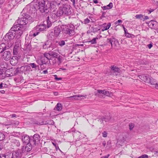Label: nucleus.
I'll return each instance as SVG.
<instances>
[{
  "instance_id": "obj_1",
  "label": "nucleus",
  "mask_w": 158,
  "mask_h": 158,
  "mask_svg": "<svg viewBox=\"0 0 158 158\" xmlns=\"http://www.w3.org/2000/svg\"><path fill=\"white\" fill-rule=\"evenodd\" d=\"M71 8V6L68 3L63 4L59 7L56 13L51 15V17L52 19H56L58 17L63 16L62 15H64L66 16L65 18L66 19H71V17L70 15L72 14Z\"/></svg>"
},
{
  "instance_id": "obj_2",
  "label": "nucleus",
  "mask_w": 158,
  "mask_h": 158,
  "mask_svg": "<svg viewBox=\"0 0 158 158\" xmlns=\"http://www.w3.org/2000/svg\"><path fill=\"white\" fill-rule=\"evenodd\" d=\"M43 2L44 1H40V0H34L30 5H27L24 8L31 15L33 14V16H36L38 10L42 13L44 12L41 10V9L43 8Z\"/></svg>"
},
{
  "instance_id": "obj_3",
  "label": "nucleus",
  "mask_w": 158,
  "mask_h": 158,
  "mask_svg": "<svg viewBox=\"0 0 158 158\" xmlns=\"http://www.w3.org/2000/svg\"><path fill=\"white\" fill-rule=\"evenodd\" d=\"M61 2L58 0H53V1L46 3L43 5V8L41 9V10L44 12L48 13L50 11H53L56 10L60 5Z\"/></svg>"
},
{
  "instance_id": "obj_4",
  "label": "nucleus",
  "mask_w": 158,
  "mask_h": 158,
  "mask_svg": "<svg viewBox=\"0 0 158 158\" xmlns=\"http://www.w3.org/2000/svg\"><path fill=\"white\" fill-rule=\"evenodd\" d=\"M74 29L75 27L73 25L69 24L65 25V27L63 28V30L65 34L70 36H72L74 35L75 33Z\"/></svg>"
},
{
  "instance_id": "obj_5",
  "label": "nucleus",
  "mask_w": 158,
  "mask_h": 158,
  "mask_svg": "<svg viewBox=\"0 0 158 158\" xmlns=\"http://www.w3.org/2000/svg\"><path fill=\"white\" fill-rule=\"evenodd\" d=\"M32 19L31 15L26 10V8H24L21 12L18 20H31Z\"/></svg>"
},
{
  "instance_id": "obj_6",
  "label": "nucleus",
  "mask_w": 158,
  "mask_h": 158,
  "mask_svg": "<svg viewBox=\"0 0 158 158\" xmlns=\"http://www.w3.org/2000/svg\"><path fill=\"white\" fill-rule=\"evenodd\" d=\"M15 33L14 31L11 30L9 31V32L7 33L5 37V39L7 40L8 42V45L7 46V48L11 47L12 44L10 40H13L15 37Z\"/></svg>"
},
{
  "instance_id": "obj_7",
  "label": "nucleus",
  "mask_w": 158,
  "mask_h": 158,
  "mask_svg": "<svg viewBox=\"0 0 158 158\" xmlns=\"http://www.w3.org/2000/svg\"><path fill=\"white\" fill-rule=\"evenodd\" d=\"M19 26L17 25H14V26L11 28V30L14 31L15 33L17 34L18 36H20L26 28L25 27L23 28L21 27H18Z\"/></svg>"
},
{
  "instance_id": "obj_8",
  "label": "nucleus",
  "mask_w": 158,
  "mask_h": 158,
  "mask_svg": "<svg viewBox=\"0 0 158 158\" xmlns=\"http://www.w3.org/2000/svg\"><path fill=\"white\" fill-rule=\"evenodd\" d=\"M36 124L41 125L48 124L49 125H53L54 123V121L52 120H48L47 121H44L42 120H40L35 122V123Z\"/></svg>"
},
{
  "instance_id": "obj_9",
  "label": "nucleus",
  "mask_w": 158,
  "mask_h": 158,
  "mask_svg": "<svg viewBox=\"0 0 158 158\" xmlns=\"http://www.w3.org/2000/svg\"><path fill=\"white\" fill-rule=\"evenodd\" d=\"M46 26L44 25V23H43L37 25L34 28V30L36 31H41L44 30L46 28Z\"/></svg>"
},
{
  "instance_id": "obj_10",
  "label": "nucleus",
  "mask_w": 158,
  "mask_h": 158,
  "mask_svg": "<svg viewBox=\"0 0 158 158\" xmlns=\"http://www.w3.org/2000/svg\"><path fill=\"white\" fill-rule=\"evenodd\" d=\"M139 78L145 82L151 83L152 85L153 84L151 83V78L145 76V75H142L139 76Z\"/></svg>"
},
{
  "instance_id": "obj_11",
  "label": "nucleus",
  "mask_w": 158,
  "mask_h": 158,
  "mask_svg": "<svg viewBox=\"0 0 158 158\" xmlns=\"http://www.w3.org/2000/svg\"><path fill=\"white\" fill-rule=\"evenodd\" d=\"M30 69V66L27 65L23 66L19 68L18 67L17 68V69L21 72L25 73L29 71Z\"/></svg>"
},
{
  "instance_id": "obj_12",
  "label": "nucleus",
  "mask_w": 158,
  "mask_h": 158,
  "mask_svg": "<svg viewBox=\"0 0 158 158\" xmlns=\"http://www.w3.org/2000/svg\"><path fill=\"white\" fill-rule=\"evenodd\" d=\"M21 45L20 42L19 40H18L15 42V46L13 48V53L14 55H17L18 53V49L19 48Z\"/></svg>"
},
{
  "instance_id": "obj_13",
  "label": "nucleus",
  "mask_w": 158,
  "mask_h": 158,
  "mask_svg": "<svg viewBox=\"0 0 158 158\" xmlns=\"http://www.w3.org/2000/svg\"><path fill=\"white\" fill-rule=\"evenodd\" d=\"M40 140V136L39 135L36 134H35L33 137L32 139H31V142H33L34 144L35 145L38 143Z\"/></svg>"
},
{
  "instance_id": "obj_14",
  "label": "nucleus",
  "mask_w": 158,
  "mask_h": 158,
  "mask_svg": "<svg viewBox=\"0 0 158 158\" xmlns=\"http://www.w3.org/2000/svg\"><path fill=\"white\" fill-rule=\"evenodd\" d=\"M11 56V54L10 52L6 51L3 52L2 57L5 60H7L10 59Z\"/></svg>"
},
{
  "instance_id": "obj_15",
  "label": "nucleus",
  "mask_w": 158,
  "mask_h": 158,
  "mask_svg": "<svg viewBox=\"0 0 158 158\" xmlns=\"http://www.w3.org/2000/svg\"><path fill=\"white\" fill-rule=\"evenodd\" d=\"M21 139L23 143H29L30 140L29 136L24 134L22 135Z\"/></svg>"
},
{
  "instance_id": "obj_16",
  "label": "nucleus",
  "mask_w": 158,
  "mask_h": 158,
  "mask_svg": "<svg viewBox=\"0 0 158 158\" xmlns=\"http://www.w3.org/2000/svg\"><path fill=\"white\" fill-rule=\"evenodd\" d=\"M27 20H17V23L18 24H15V25L19 26L18 27H21L23 28H24L25 27L26 29L25 25L27 24Z\"/></svg>"
},
{
  "instance_id": "obj_17",
  "label": "nucleus",
  "mask_w": 158,
  "mask_h": 158,
  "mask_svg": "<svg viewBox=\"0 0 158 158\" xmlns=\"http://www.w3.org/2000/svg\"><path fill=\"white\" fill-rule=\"evenodd\" d=\"M110 119V117L109 116H102L100 117L98 121L100 122L101 123H103L104 124V121H105V122H107L109 121Z\"/></svg>"
},
{
  "instance_id": "obj_18",
  "label": "nucleus",
  "mask_w": 158,
  "mask_h": 158,
  "mask_svg": "<svg viewBox=\"0 0 158 158\" xmlns=\"http://www.w3.org/2000/svg\"><path fill=\"white\" fill-rule=\"evenodd\" d=\"M14 155L18 158H21L23 152L21 149H19L16 151L14 152L13 153Z\"/></svg>"
},
{
  "instance_id": "obj_19",
  "label": "nucleus",
  "mask_w": 158,
  "mask_h": 158,
  "mask_svg": "<svg viewBox=\"0 0 158 158\" xmlns=\"http://www.w3.org/2000/svg\"><path fill=\"white\" fill-rule=\"evenodd\" d=\"M55 45L52 43L50 44V42L48 41H47L44 45H43V48L44 49H47L48 48H53L55 47Z\"/></svg>"
},
{
  "instance_id": "obj_20",
  "label": "nucleus",
  "mask_w": 158,
  "mask_h": 158,
  "mask_svg": "<svg viewBox=\"0 0 158 158\" xmlns=\"http://www.w3.org/2000/svg\"><path fill=\"white\" fill-rule=\"evenodd\" d=\"M47 37L48 39L51 40H55L56 38L53 31L49 32L48 34Z\"/></svg>"
},
{
  "instance_id": "obj_21",
  "label": "nucleus",
  "mask_w": 158,
  "mask_h": 158,
  "mask_svg": "<svg viewBox=\"0 0 158 158\" xmlns=\"http://www.w3.org/2000/svg\"><path fill=\"white\" fill-rule=\"evenodd\" d=\"M149 25L151 27L158 28V23L156 20H150L148 23Z\"/></svg>"
},
{
  "instance_id": "obj_22",
  "label": "nucleus",
  "mask_w": 158,
  "mask_h": 158,
  "mask_svg": "<svg viewBox=\"0 0 158 158\" xmlns=\"http://www.w3.org/2000/svg\"><path fill=\"white\" fill-rule=\"evenodd\" d=\"M134 19H138L141 20L143 19V20H147L149 19V17L148 16H145L141 14L136 15H135Z\"/></svg>"
},
{
  "instance_id": "obj_23",
  "label": "nucleus",
  "mask_w": 158,
  "mask_h": 158,
  "mask_svg": "<svg viewBox=\"0 0 158 158\" xmlns=\"http://www.w3.org/2000/svg\"><path fill=\"white\" fill-rule=\"evenodd\" d=\"M111 69L112 71L115 73L116 75H118L119 73L120 69L116 66H113L111 67Z\"/></svg>"
},
{
  "instance_id": "obj_24",
  "label": "nucleus",
  "mask_w": 158,
  "mask_h": 158,
  "mask_svg": "<svg viewBox=\"0 0 158 158\" xmlns=\"http://www.w3.org/2000/svg\"><path fill=\"white\" fill-rule=\"evenodd\" d=\"M61 31V29L59 27H56L54 28L53 32L56 37L59 36Z\"/></svg>"
},
{
  "instance_id": "obj_25",
  "label": "nucleus",
  "mask_w": 158,
  "mask_h": 158,
  "mask_svg": "<svg viewBox=\"0 0 158 158\" xmlns=\"http://www.w3.org/2000/svg\"><path fill=\"white\" fill-rule=\"evenodd\" d=\"M111 24L110 23H105L102 24V30L104 31L108 29L111 26Z\"/></svg>"
},
{
  "instance_id": "obj_26",
  "label": "nucleus",
  "mask_w": 158,
  "mask_h": 158,
  "mask_svg": "<svg viewBox=\"0 0 158 158\" xmlns=\"http://www.w3.org/2000/svg\"><path fill=\"white\" fill-rule=\"evenodd\" d=\"M18 62L17 57L16 56H13L10 60V64L13 65L16 64Z\"/></svg>"
},
{
  "instance_id": "obj_27",
  "label": "nucleus",
  "mask_w": 158,
  "mask_h": 158,
  "mask_svg": "<svg viewBox=\"0 0 158 158\" xmlns=\"http://www.w3.org/2000/svg\"><path fill=\"white\" fill-rule=\"evenodd\" d=\"M7 48V46L4 43H2L0 44V53L2 52L4 50Z\"/></svg>"
},
{
  "instance_id": "obj_28",
  "label": "nucleus",
  "mask_w": 158,
  "mask_h": 158,
  "mask_svg": "<svg viewBox=\"0 0 158 158\" xmlns=\"http://www.w3.org/2000/svg\"><path fill=\"white\" fill-rule=\"evenodd\" d=\"M113 6L112 2H110L109 4L106 6H102L101 7L103 10L110 9L112 8Z\"/></svg>"
},
{
  "instance_id": "obj_29",
  "label": "nucleus",
  "mask_w": 158,
  "mask_h": 158,
  "mask_svg": "<svg viewBox=\"0 0 158 158\" xmlns=\"http://www.w3.org/2000/svg\"><path fill=\"white\" fill-rule=\"evenodd\" d=\"M86 95H73L72 96H71L70 97H69V98H75V99H82V98H85Z\"/></svg>"
},
{
  "instance_id": "obj_30",
  "label": "nucleus",
  "mask_w": 158,
  "mask_h": 158,
  "mask_svg": "<svg viewBox=\"0 0 158 158\" xmlns=\"http://www.w3.org/2000/svg\"><path fill=\"white\" fill-rule=\"evenodd\" d=\"M36 30H34V28L33 30H32V31L30 32L29 35L33 37H34L36 36L39 33V31H37V32H36Z\"/></svg>"
},
{
  "instance_id": "obj_31",
  "label": "nucleus",
  "mask_w": 158,
  "mask_h": 158,
  "mask_svg": "<svg viewBox=\"0 0 158 158\" xmlns=\"http://www.w3.org/2000/svg\"><path fill=\"white\" fill-rule=\"evenodd\" d=\"M43 22L44 25L46 26V27L48 28L50 27L52 24V22L50 20H44Z\"/></svg>"
},
{
  "instance_id": "obj_32",
  "label": "nucleus",
  "mask_w": 158,
  "mask_h": 158,
  "mask_svg": "<svg viewBox=\"0 0 158 158\" xmlns=\"http://www.w3.org/2000/svg\"><path fill=\"white\" fill-rule=\"evenodd\" d=\"M90 29L87 31V33H90L91 32L95 33L99 30L98 28H94L92 27H91Z\"/></svg>"
},
{
  "instance_id": "obj_33",
  "label": "nucleus",
  "mask_w": 158,
  "mask_h": 158,
  "mask_svg": "<svg viewBox=\"0 0 158 158\" xmlns=\"http://www.w3.org/2000/svg\"><path fill=\"white\" fill-rule=\"evenodd\" d=\"M13 156V153L11 152H8L7 153L6 155H5L4 154V158H12Z\"/></svg>"
},
{
  "instance_id": "obj_34",
  "label": "nucleus",
  "mask_w": 158,
  "mask_h": 158,
  "mask_svg": "<svg viewBox=\"0 0 158 158\" xmlns=\"http://www.w3.org/2000/svg\"><path fill=\"white\" fill-rule=\"evenodd\" d=\"M56 108L57 111H60L62 109V105L60 103H58L56 105Z\"/></svg>"
},
{
  "instance_id": "obj_35",
  "label": "nucleus",
  "mask_w": 158,
  "mask_h": 158,
  "mask_svg": "<svg viewBox=\"0 0 158 158\" xmlns=\"http://www.w3.org/2000/svg\"><path fill=\"white\" fill-rule=\"evenodd\" d=\"M32 149V146L30 143H27L25 148V150L27 152L30 151Z\"/></svg>"
},
{
  "instance_id": "obj_36",
  "label": "nucleus",
  "mask_w": 158,
  "mask_h": 158,
  "mask_svg": "<svg viewBox=\"0 0 158 158\" xmlns=\"http://www.w3.org/2000/svg\"><path fill=\"white\" fill-rule=\"evenodd\" d=\"M50 54L51 56L53 57H56L58 59H59V58H57L59 55V54L58 53L53 51H50Z\"/></svg>"
},
{
  "instance_id": "obj_37",
  "label": "nucleus",
  "mask_w": 158,
  "mask_h": 158,
  "mask_svg": "<svg viewBox=\"0 0 158 158\" xmlns=\"http://www.w3.org/2000/svg\"><path fill=\"white\" fill-rule=\"evenodd\" d=\"M19 122L17 121H13L11 122V124H8V125H11L13 127H15L19 125Z\"/></svg>"
},
{
  "instance_id": "obj_38",
  "label": "nucleus",
  "mask_w": 158,
  "mask_h": 158,
  "mask_svg": "<svg viewBox=\"0 0 158 158\" xmlns=\"http://www.w3.org/2000/svg\"><path fill=\"white\" fill-rule=\"evenodd\" d=\"M98 38L96 37L93 38L92 40L87 42L88 43H90L91 44H94L96 43V40H98Z\"/></svg>"
},
{
  "instance_id": "obj_39",
  "label": "nucleus",
  "mask_w": 158,
  "mask_h": 158,
  "mask_svg": "<svg viewBox=\"0 0 158 158\" xmlns=\"http://www.w3.org/2000/svg\"><path fill=\"white\" fill-rule=\"evenodd\" d=\"M6 68L4 67H1L0 68V75L3 74L6 71Z\"/></svg>"
},
{
  "instance_id": "obj_40",
  "label": "nucleus",
  "mask_w": 158,
  "mask_h": 158,
  "mask_svg": "<svg viewBox=\"0 0 158 158\" xmlns=\"http://www.w3.org/2000/svg\"><path fill=\"white\" fill-rule=\"evenodd\" d=\"M44 57H45L48 59V60H50L51 58V56L50 54V52L48 53H45L44 54V55L43 56Z\"/></svg>"
},
{
  "instance_id": "obj_41",
  "label": "nucleus",
  "mask_w": 158,
  "mask_h": 158,
  "mask_svg": "<svg viewBox=\"0 0 158 158\" xmlns=\"http://www.w3.org/2000/svg\"><path fill=\"white\" fill-rule=\"evenodd\" d=\"M41 60L42 61V62H43V63L44 64H46V63L48 62V59H46V58H45V57H44V56H42L40 58Z\"/></svg>"
},
{
  "instance_id": "obj_42",
  "label": "nucleus",
  "mask_w": 158,
  "mask_h": 158,
  "mask_svg": "<svg viewBox=\"0 0 158 158\" xmlns=\"http://www.w3.org/2000/svg\"><path fill=\"white\" fill-rule=\"evenodd\" d=\"M29 64L30 67H31L32 69H36L38 67V66H37L34 63H31Z\"/></svg>"
},
{
  "instance_id": "obj_43",
  "label": "nucleus",
  "mask_w": 158,
  "mask_h": 158,
  "mask_svg": "<svg viewBox=\"0 0 158 158\" xmlns=\"http://www.w3.org/2000/svg\"><path fill=\"white\" fill-rule=\"evenodd\" d=\"M104 95L108 96H110L112 95V93L108 91L105 90Z\"/></svg>"
},
{
  "instance_id": "obj_44",
  "label": "nucleus",
  "mask_w": 158,
  "mask_h": 158,
  "mask_svg": "<svg viewBox=\"0 0 158 158\" xmlns=\"http://www.w3.org/2000/svg\"><path fill=\"white\" fill-rule=\"evenodd\" d=\"M58 44L59 46L62 47L65 44V42L64 40H61L58 42Z\"/></svg>"
},
{
  "instance_id": "obj_45",
  "label": "nucleus",
  "mask_w": 158,
  "mask_h": 158,
  "mask_svg": "<svg viewBox=\"0 0 158 158\" xmlns=\"http://www.w3.org/2000/svg\"><path fill=\"white\" fill-rule=\"evenodd\" d=\"M14 145L19 147L20 145V143L19 141L15 140L13 141Z\"/></svg>"
},
{
  "instance_id": "obj_46",
  "label": "nucleus",
  "mask_w": 158,
  "mask_h": 158,
  "mask_svg": "<svg viewBox=\"0 0 158 158\" xmlns=\"http://www.w3.org/2000/svg\"><path fill=\"white\" fill-rule=\"evenodd\" d=\"M5 138V135L2 132H0V141L3 140Z\"/></svg>"
},
{
  "instance_id": "obj_47",
  "label": "nucleus",
  "mask_w": 158,
  "mask_h": 158,
  "mask_svg": "<svg viewBox=\"0 0 158 158\" xmlns=\"http://www.w3.org/2000/svg\"><path fill=\"white\" fill-rule=\"evenodd\" d=\"M20 135L19 133L18 132H13L11 133V135L15 137L19 136Z\"/></svg>"
},
{
  "instance_id": "obj_48",
  "label": "nucleus",
  "mask_w": 158,
  "mask_h": 158,
  "mask_svg": "<svg viewBox=\"0 0 158 158\" xmlns=\"http://www.w3.org/2000/svg\"><path fill=\"white\" fill-rule=\"evenodd\" d=\"M37 62L38 64L40 65L41 67L42 68V66H43L44 64L43 63V62H42V61L40 59L37 60Z\"/></svg>"
},
{
  "instance_id": "obj_49",
  "label": "nucleus",
  "mask_w": 158,
  "mask_h": 158,
  "mask_svg": "<svg viewBox=\"0 0 158 158\" xmlns=\"http://www.w3.org/2000/svg\"><path fill=\"white\" fill-rule=\"evenodd\" d=\"M155 9H153L150 8L149 10H145V12L146 13H148V14H150Z\"/></svg>"
},
{
  "instance_id": "obj_50",
  "label": "nucleus",
  "mask_w": 158,
  "mask_h": 158,
  "mask_svg": "<svg viewBox=\"0 0 158 158\" xmlns=\"http://www.w3.org/2000/svg\"><path fill=\"white\" fill-rule=\"evenodd\" d=\"M107 16V15H106V13L105 12H103L102 16L100 17V19H102L104 18H106Z\"/></svg>"
},
{
  "instance_id": "obj_51",
  "label": "nucleus",
  "mask_w": 158,
  "mask_h": 158,
  "mask_svg": "<svg viewBox=\"0 0 158 158\" xmlns=\"http://www.w3.org/2000/svg\"><path fill=\"white\" fill-rule=\"evenodd\" d=\"M53 76L54 77L55 79L57 81L61 80L62 79V78L61 77H58L56 75H53Z\"/></svg>"
},
{
  "instance_id": "obj_52",
  "label": "nucleus",
  "mask_w": 158,
  "mask_h": 158,
  "mask_svg": "<svg viewBox=\"0 0 158 158\" xmlns=\"http://www.w3.org/2000/svg\"><path fill=\"white\" fill-rule=\"evenodd\" d=\"M53 0H40V1H44V2H43V5H44V4H45L46 3H48L49 2H50L53 1Z\"/></svg>"
},
{
  "instance_id": "obj_53",
  "label": "nucleus",
  "mask_w": 158,
  "mask_h": 158,
  "mask_svg": "<svg viewBox=\"0 0 158 158\" xmlns=\"http://www.w3.org/2000/svg\"><path fill=\"white\" fill-rule=\"evenodd\" d=\"M52 144L55 147L56 150L57 151L58 149H59V148L58 145L54 143H52Z\"/></svg>"
},
{
  "instance_id": "obj_54",
  "label": "nucleus",
  "mask_w": 158,
  "mask_h": 158,
  "mask_svg": "<svg viewBox=\"0 0 158 158\" xmlns=\"http://www.w3.org/2000/svg\"><path fill=\"white\" fill-rule=\"evenodd\" d=\"M148 156L146 154L143 155L139 157V158H148Z\"/></svg>"
},
{
  "instance_id": "obj_55",
  "label": "nucleus",
  "mask_w": 158,
  "mask_h": 158,
  "mask_svg": "<svg viewBox=\"0 0 158 158\" xmlns=\"http://www.w3.org/2000/svg\"><path fill=\"white\" fill-rule=\"evenodd\" d=\"M134 125L133 123H131L129 125V128L130 130H131L134 127Z\"/></svg>"
},
{
  "instance_id": "obj_56",
  "label": "nucleus",
  "mask_w": 158,
  "mask_h": 158,
  "mask_svg": "<svg viewBox=\"0 0 158 158\" xmlns=\"http://www.w3.org/2000/svg\"><path fill=\"white\" fill-rule=\"evenodd\" d=\"M105 90H98L97 91L98 93L99 94H102L104 95Z\"/></svg>"
},
{
  "instance_id": "obj_57",
  "label": "nucleus",
  "mask_w": 158,
  "mask_h": 158,
  "mask_svg": "<svg viewBox=\"0 0 158 158\" xmlns=\"http://www.w3.org/2000/svg\"><path fill=\"white\" fill-rule=\"evenodd\" d=\"M131 35H132L130 34V33H126V35H125V36L127 37L128 38H131Z\"/></svg>"
},
{
  "instance_id": "obj_58",
  "label": "nucleus",
  "mask_w": 158,
  "mask_h": 158,
  "mask_svg": "<svg viewBox=\"0 0 158 158\" xmlns=\"http://www.w3.org/2000/svg\"><path fill=\"white\" fill-rule=\"evenodd\" d=\"M90 20H81L82 23L84 24H87L89 23Z\"/></svg>"
},
{
  "instance_id": "obj_59",
  "label": "nucleus",
  "mask_w": 158,
  "mask_h": 158,
  "mask_svg": "<svg viewBox=\"0 0 158 158\" xmlns=\"http://www.w3.org/2000/svg\"><path fill=\"white\" fill-rule=\"evenodd\" d=\"M107 133L106 131H104L102 133V136L104 137H106L107 136Z\"/></svg>"
},
{
  "instance_id": "obj_60",
  "label": "nucleus",
  "mask_w": 158,
  "mask_h": 158,
  "mask_svg": "<svg viewBox=\"0 0 158 158\" xmlns=\"http://www.w3.org/2000/svg\"><path fill=\"white\" fill-rule=\"evenodd\" d=\"M122 22V20H118L115 22V23L116 25H119V23H121Z\"/></svg>"
},
{
  "instance_id": "obj_61",
  "label": "nucleus",
  "mask_w": 158,
  "mask_h": 158,
  "mask_svg": "<svg viewBox=\"0 0 158 158\" xmlns=\"http://www.w3.org/2000/svg\"><path fill=\"white\" fill-rule=\"evenodd\" d=\"M154 156H158V151H155L154 152Z\"/></svg>"
},
{
  "instance_id": "obj_62",
  "label": "nucleus",
  "mask_w": 158,
  "mask_h": 158,
  "mask_svg": "<svg viewBox=\"0 0 158 158\" xmlns=\"http://www.w3.org/2000/svg\"><path fill=\"white\" fill-rule=\"evenodd\" d=\"M148 47L150 49L152 47V44H150L148 45Z\"/></svg>"
},
{
  "instance_id": "obj_63",
  "label": "nucleus",
  "mask_w": 158,
  "mask_h": 158,
  "mask_svg": "<svg viewBox=\"0 0 158 158\" xmlns=\"http://www.w3.org/2000/svg\"><path fill=\"white\" fill-rule=\"evenodd\" d=\"M110 156V155L108 154L107 156H103L101 158H108Z\"/></svg>"
},
{
  "instance_id": "obj_64",
  "label": "nucleus",
  "mask_w": 158,
  "mask_h": 158,
  "mask_svg": "<svg viewBox=\"0 0 158 158\" xmlns=\"http://www.w3.org/2000/svg\"><path fill=\"white\" fill-rule=\"evenodd\" d=\"M5 0H0V4H3L5 2Z\"/></svg>"
}]
</instances>
